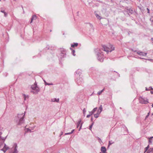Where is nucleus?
I'll list each match as a JSON object with an SVG mask.
<instances>
[{"mask_svg": "<svg viewBox=\"0 0 153 153\" xmlns=\"http://www.w3.org/2000/svg\"><path fill=\"white\" fill-rule=\"evenodd\" d=\"M146 152V151H144V153H145Z\"/></svg>", "mask_w": 153, "mask_h": 153, "instance_id": "nucleus-59", "label": "nucleus"}, {"mask_svg": "<svg viewBox=\"0 0 153 153\" xmlns=\"http://www.w3.org/2000/svg\"><path fill=\"white\" fill-rule=\"evenodd\" d=\"M7 136L4 139H1L0 138V148H1L3 145L4 142Z\"/></svg>", "mask_w": 153, "mask_h": 153, "instance_id": "nucleus-8", "label": "nucleus"}, {"mask_svg": "<svg viewBox=\"0 0 153 153\" xmlns=\"http://www.w3.org/2000/svg\"><path fill=\"white\" fill-rule=\"evenodd\" d=\"M2 134L1 131H0V138L1 139H4V137H2L1 136V135Z\"/></svg>", "mask_w": 153, "mask_h": 153, "instance_id": "nucleus-35", "label": "nucleus"}, {"mask_svg": "<svg viewBox=\"0 0 153 153\" xmlns=\"http://www.w3.org/2000/svg\"><path fill=\"white\" fill-rule=\"evenodd\" d=\"M91 121L92 122L93 121V118L92 117H91Z\"/></svg>", "mask_w": 153, "mask_h": 153, "instance_id": "nucleus-50", "label": "nucleus"}, {"mask_svg": "<svg viewBox=\"0 0 153 153\" xmlns=\"http://www.w3.org/2000/svg\"><path fill=\"white\" fill-rule=\"evenodd\" d=\"M152 105H153V103H152Z\"/></svg>", "mask_w": 153, "mask_h": 153, "instance_id": "nucleus-64", "label": "nucleus"}, {"mask_svg": "<svg viewBox=\"0 0 153 153\" xmlns=\"http://www.w3.org/2000/svg\"><path fill=\"white\" fill-rule=\"evenodd\" d=\"M147 54V53H143H143L141 55L143 56H146Z\"/></svg>", "mask_w": 153, "mask_h": 153, "instance_id": "nucleus-38", "label": "nucleus"}, {"mask_svg": "<svg viewBox=\"0 0 153 153\" xmlns=\"http://www.w3.org/2000/svg\"><path fill=\"white\" fill-rule=\"evenodd\" d=\"M146 91H150L151 90H153V88L151 86L149 87V88L146 87Z\"/></svg>", "mask_w": 153, "mask_h": 153, "instance_id": "nucleus-22", "label": "nucleus"}, {"mask_svg": "<svg viewBox=\"0 0 153 153\" xmlns=\"http://www.w3.org/2000/svg\"><path fill=\"white\" fill-rule=\"evenodd\" d=\"M150 93L151 94H153V91H151Z\"/></svg>", "mask_w": 153, "mask_h": 153, "instance_id": "nucleus-53", "label": "nucleus"}, {"mask_svg": "<svg viewBox=\"0 0 153 153\" xmlns=\"http://www.w3.org/2000/svg\"><path fill=\"white\" fill-rule=\"evenodd\" d=\"M147 13H150V10L148 8H147Z\"/></svg>", "mask_w": 153, "mask_h": 153, "instance_id": "nucleus-42", "label": "nucleus"}, {"mask_svg": "<svg viewBox=\"0 0 153 153\" xmlns=\"http://www.w3.org/2000/svg\"><path fill=\"white\" fill-rule=\"evenodd\" d=\"M31 88L32 90H35L33 91V94H37L38 92L39 91L40 89V88L37 86V84L36 82L34 83L33 85L31 86Z\"/></svg>", "mask_w": 153, "mask_h": 153, "instance_id": "nucleus-4", "label": "nucleus"}, {"mask_svg": "<svg viewBox=\"0 0 153 153\" xmlns=\"http://www.w3.org/2000/svg\"><path fill=\"white\" fill-rule=\"evenodd\" d=\"M71 134V132H69V133H65V135H69Z\"/></svg>", "mask_w": 153, "mask_h": 153, "instance_id": "nucleus-44", "label": "nucleus"}, {"mask_svg": "<svg viewBox=\"0 0 153 153\" xmlns=\"http://www.w3.org/2000/svg\"><path fill=\"white\" fill-rule=\"evenodd\" d=\"M120 109H121V107H120Z\"/></svg>", "mask_w": 153, "mask_h": 153, "instance_id": "nucleus-63", "label": "nucleus"}, {"mask_svg": "<svg viewBox=\"0 0 153 153\" xmlns=\"http://www.w3.org/2000/svg\"><path fill=\"white\" fill-rule=\"evenodd\" d=\"M23 97L24 101L26 100L27 99H28L29 98L28 95H26L25 94H23Z\"/></svg>", "mask_w": 153, "mask_h": 153, "instance_id": "nucleus-17", "label": "nucleus"}, {"mask_svg": "<svg viewBox=\"0 0 153 153\" xmlns=\"http://www.w3.org/2000/svg\"><path fill=\"white\" fill-rule=\"evenodd\" d=\"M36 18H37V16L36 15H33L32 16V17L31 18V21L30 22V23H31L32 22L33 20H36Z\"/></svg>", "mask_w": 153, "mask_h": 153, "instance_id": "nucleus-11", "label": "nucleus"}, {"mask_svg": "<svg viewBox=\"0 0 153 153\" xmlns=\"http://www.w3.org/2000/svg\"><path fill=\"white\" fill-rule=\"evenodd\" d=\"M149 112L148 113V114L146 116V117H145V119H146L147 118H148V116H149Z\"/></svg>", "mask_w": 153, "mask_h": 153, "instance_id": "nucleus-43", "label": "nucleus"}, {"mask_svg": "<svg viewBox=\"0 0 153 153\" xmlns=\"http://www.w3.org/2000/svg\"><path fill=\"white\" fill-rule=\"evenodd\" d=\"M1 12L4 13V16L7 17V13L4 11V10H2V8H1Z\"/></svg>", "mask_w": 153, "mask_h": 153, "instance_id": "nucleus-16", "label": "nucleus"}, {"mask_svg": "<svg viewBox=\"0 0 153 153\" xmlns=\"http://www.w3.org/2000/svg\"><path fill=\"white\" fill-rule=\"evenodd\" d=\"M25 111L24 113H22L21 114H18L17 117H16V121L17 123V125H20L22 124L24 121V117L25 115Z\"/></svg>", "mask_w": 153, "mask_h": 153, "instance_id": "nucleus-1", "label": "nucleus"}, {"mask_svg": "<svg viewBox=\"0 0 153 153\" xmlns=\"http://www.w3.org/2000/svg\"><path fill=\"white\" fill-rule=\"evenodd\" d=\"M43 81H44V82L45 83V85H53V84L52 83H48L46 82L45 80L44 79H43Z\"/></svg>", "mask_w": 153, "mask_h": 153, "instance_id": "nucleus-18", "label": "nucleus"}, {"mask_svg": "<svg viewBox=\"0 0 153 153\" xmlns=\"http://www.w3.org/2000/svg\"><path fill=\"white\" fill-rule=\"evenodd\" d=\"M95 51H97H97H99L97 54V59L100 62H102L103 60V52H101L100 50L98 48L96 49Z\"/></svg>", "mask_w": 153, "mask_h": 153, "instance_id": "nucleus-2", "label": "nucleus"}, {"mask_svg": "<svg viewBox=\"0 0 153 153\" xmlns=\"http://www.w3.org/2000/svg\"><path fill=\"white\" fill-rule=\"evenodd\" d=\"M94 124V122H93L91 124L90 126L89 127V130H91L92 128V126H93Z\"/></svg>", "mask_w": 153, "mask_h": 153, "instance_id": "nucleus-30", "label": "nucleus"}, {"mask_svg": "<svg viewBox=\"0 0 153 153\" xmlns=\"http://www.w3.org/2000/svg\"><path fill=\"white\" fill-rule=\"evenodd\" d=\"M70 49L72 51V53L73 55L74 56H75L76 54H75V51L73 49L71 48H70Z\"/></svg>", "mask_w": 153, "mask_h": 153, "instance_id": "nucleus-21", "label": "nucleus"}, {"mask_svg": "<svg viewBox=\"0 0 153 153\" xmlns=\"http://www.w3.org/2000/svg\"><path fill=\"white\" fill-rule=\"evenodd\" d=\"M152 106V108L153 107V106ZM152 114V115H153V113Z\"/></svg>", "mask_w": 153, "mask_h": 153, "instance_id": "nucleus-61", "label": "nucleus"}, {"mask_svg": "<svg viewBox=\"0 0 153 153\" xmlns=\"http://www.w3.org/2000/svg\"><path fill=\"white\" fill-rule=\"evenodd\" d=\"M74 130V129H73L71 131V134L73 133Z\"/></svg>", "mask_w": 153, "mask_h": 153, "instance_id": "nucleus-48", "label": "nucleus"}, {"mask_svg": "<svg viewBox=\"0 0 153 153\" xmlns=\"http://www.w3.org/2000/svg\"><path fill=\"white\" fill-rule=\"evenodd\" d=\"M61 53H60V58L65 57L66 56V51L64 49H61Z\"/></svg>", "mask_w": 153, "mask_h": 153, "instance_id": "nucleus-7", "label": "nucleus"}, {"mask_svg": "<svg viewBox=\"0 0 153 153\" xmlns=\"http://www.w3.org/2000/svg\"><path fill=\"white\" fill-rule=\"evenodd\" d=\"M150 21H151L152 23L151 24V25H153V17L152 16L150 19Z\"/></svg>", "mask_w": 153, "mask_h": 153, "instance_id": "nucleus-34", "label": "nucleus"}, {"mask_svg": "<svg viewBox=\"0 0 153 153\" xmlns=\"http://www.w3.org/2000/svg\"><path fill=\"white\" fill-rule=\"evenodd\" d=\"M112 142V140L109 141L107 148H108L110 145H111L112 144L114 143V142Z\"/></svg>", "mask_w": 153, "mask_h": 153, "instance_id": "nucleus-25", "label": "nucleus"}, {"mask_svg": "<svg viewBox=\"0 0 153 153\" xmlns=\"http://www.w3.org/2000/svg\"><path fill=\"white\" fill-rule=\"evenodd\" d=\"M125 9L126 10L124 11V12H126L129 16L130 15L132 14L134 12V10L131 7H126Z\"/></svg>", "mask_w": 153, "mask_h": 153, "instance_id": "nucleus-5", "label": "nucleus"}, {"mask_svg": "<svg viewBox=\"0 0 153 153\" xmlns=\"http://www.w3.org/2000/svg\"><path fill=\"white\" fill-rule=\"evenodd\" d=\"M97 138L98 139V140H99V141L100 142V141L102 142V140H101V139L99 138V137H97Z\"/></svg>", "mask_w": 153, "mask_h": 153, "instance_id": "nucleus-47", "label": "nucleus"}, {"mask_svg": "<svg viewBox=\"0 0 153 153\" xmlns=\"http://www.w3.org/2000/svg\"><path fill=\"white\" fill-rule=\"evenodd\" d=\"M138 1H140L141 0H137Z\"/></svg>", "mask_w": 153, "mask_h": 153, "instance_id": "nucleus-60", "label": "nucleus"}, {"mask_svg": "<svg viewBox=\"0 0 153 153\" xmlns=\"http://www.w3.org/2000/svg\"><path fill=\"white\" fill-rule=\"evenodd\" d=\"M82 124H83L82 123H81V126H80V128H79V131H80V129H81V128Z\"/></svg>", "mask_w": 153, "mask_h": 153, "instance_id": "nucleus-41", "label": "nucleus"}, {"mask_svg": "<svg viewBox=\"0 0 153 153\" xmlns=\"http://www.w3.org/2000/svg\"><path fill=\"white\" fill-rule=\"evenodd\" d=\"M45 50H49V49L51 50H52V47H51L50 46H49V45H47L46 47L45 48Z\"/></svg>", "mask_w": 153, "mask_h": 153, "instance_id": "nucleus-19", "label": "nucleus"}, {"mask_svg": "<svg viewBox=\"0 0 153 153\" xmlns=\"http://www.w3.org/2000/svg\"><path fill=\"white\" fill-rule=\"evenodd\" d=\"M82 121L81 119H80L79 120L77 123V128H78L80 124H81V122Z\"/></svg>", "mask_w": 153, "mask_h": 153, "instance_id": "nucleus-24", "label": "nucleus"}, {"mask_svg": "<svg viewBox=\"0 0 153 153\" xmlns=\"http://www.w3.org/2000/svg\"><path fill=\"white\" fill-rule=\"evenodd\" d=\"M95 16L98 19L100 20L101 19V17L98 14L96 13L95 14Z\"/></svg>", "mask_w": 153, "mask_h": 153, "instance_id": "nucleus-26", "label": "nucleus"}, {"mask_svg": "<svg viewBox=\"0 0 153 153\" xmlns=\"http://www.w3.org/2000/svg\"><path fill=\"white\" fill-rule=\"evenodd\" d=\"M59 98H54L51 99V101L54 102H59Z\"/></svg>", "mask_w": 153, "mask_h": 153, "instance_id": "nucleus-14", "label": "nucleus"}, {"mask_svg": "<svg viewBox=\"0 0 153 153\" xmlns=\"http://www.w3.org/2000/svg\"><path fill=\"white\" fill-rule=\"evenodd\" d=\"M78 45V43L76 42L73 43V44H71V47L72 48H74L75 47H77Z\"/></svg>", "mask_w": 153, "mask_h": 153, "instance_id": "nucleus-13", "label": "nucleus"}, {"mask_svg": "<svg viewBox=\"0 0 153 153\" xmlns=\"http://www.w3.org/2000/svg\"><path fill=\"white\" fill-rule=\"evenodd\" d=\"M138 7L139 8V9H140V10H142L141 7Z\"/></svg>", "mask_w": 153, "mask_h": 153, "instance_id": "nucleus-56", "label": "nucleus"}, {"mask_svg": "<svg viewBox=\"0 0 153 153\" xmlns=\"http://www.w3.org/2000/svg\"><path fill=\"white\" fill-rule=\"evenodd\" d=\"M75 73L76 74L79 75H80L81 74V71L78 69L76 71Z\"/></svg>", "mask_w": 153, "mask_h": 153, "instance_id": "nucleus-23", "label": "nucleus"}, {"mask_svg": "<svg viewBox=\"0 0 153 153\" xmlns=\"http://www.w3.org/2000/svg\"><path fill=\"white\" fill-rule=\"evenodd\" d=\"M137 58H138V59H144L143 58H142L141 57H139V56H138V57H137Z\"/></svg>", "mask_w": 153, "mask_h": 153, "instance_id": "nucleus-49", "label": "nucleus"}, {"mask_svg": "<svg viewBox=\"0 0 153 153\" xmlns=\"http://www.w3.org/2000/svg\"><path fill=\"white\" fill-rule=\"evenodd\" d=\"M86 112V111L85 110V108H84L83 110V113L84 116H85V113Z\"/></svg>", "mask_w": 153, "mask_h": 153, "instance_id": "nucleus-33", "label": "nucleus"}, {"mask_svg": "<svg viewBox=\"0 0 153 153\" xmlns=\"http://www.w3.org/2000/svg\"><path fill=\"white\" fill-rule=\"evenodd\" d=\"M27 131H30V132H31V130L30 129H28H28H27Z\"/></svg>", "mask_w": 153, "mask_h": 153, "instance_id": "nucleus-52", "label": "nucleus"}, {"mask_svg": "<svg viewBox=\"0 0 153 153\" xmlns=\"http://www.w3.org/2000/svg\"><path fill=\"white\" fill-rule=\"evenodd\" d=\"M7 74H7L6 75V76H7Z\"/></svg>", "mask_w": 153, "mask_h": 153, "instance_id": "nucleus-62", "label": "nucleus"}, {"mask_svg": "<svg viewBox=\"0 0 153 153\" xmlns=\"http://www.w3.org/2000/svg\"><path fill=\"white\" fill-rule=\"evenodd\" d=\"M101 151L102 153H105L106 149L105 146H102L101 148Z\"/></svg>", "mask_w": 153, "mask_h": 153, "instance_id": "nucleus-12", "label": "nucleus"}, {"mask_svg": "<svg viewBox=\"0 0 153 153\" xmlns=\"http://www.w3.org/2000/svg\"><path fill=\"white\" fill-rule=\"evenodd\" d=\"M104 90H105V88H104L103 89L101 90V91H99L98 92L97 94L98 95H100L101 94V93L103 92V91Z\"/></svg>", "mask_w": 153, "mask_h": 153, "instance_id": "nucleus-27", "label": "nucleus"}, {"mask_svg": "<svg viewBox=\"0 0 153 153\" xmlns=\"http://www.w3.org/2000/svg\"><path fill=\"white\" fill-rule=\"evenodd\" d=\"M151 40L152 41V42L153 43V38H151Z\"/></svg>", "mask_w": 153, "mask_h": 153, "instance_id": "nucleus-51", "label": "nucleus"}, {"mask_svg": "<svg viewBox=\"0 0 153 153\" xmlns=\"http://www.w3.org/2000/svg\"><path fill=\"white\" fill-rule=\"evenodd\" d=\"M102 110V106H100L99 107L97 111V113L96 114H98V115H99L101 111Z\"/></svg>", "mask_w": 153, "mask_h": 153, "instance_id": "nucleus-10", "label": "nucleus"}, {"mask_svg": "<svg viewBox=\"0 0 153 153\" xmlns=\"http://www.w3.org/2000/svg\"><path fill=\"white\" fill-rule=\"evenodd\" d=\"M146 60H148L149 61H151L152 62H153V59H144Z\"/></svg>", "mask_w": 153, "mask_h": 153, "instance_id": "nucleus-40", "label": "nucleus"}, {"mask_svg": "<svg viewBox=\"0 0 153 153\" xmlns=\"http://www.w3.org/2000/svg\"><path fill=\"white\" fill-rule=\"evenodd\" d=\"M76 82L77 84L79 85L83 82V79L82 78H79L77 79Z\"/></svg>", "mask_w": 153, "mask_h": 153, "instance_id": "nucleus-9", "label": "nucleus"}, {"mask_svg": "<svg viewBox=\"0 0 153 153\" xmlns=\"http://www.w3.org/2000/svg\"><path fill=\"white\" fill-rule=\"evenodd\" d=\"M139 100L140 102L142 104H146L149 103V100L147 98L141 97Z\"/></svg>", "mask_w": 153, "mask_h": 153, "instance_id": "nucleus-6", "label": "nucleus"}, {"mask_svg": "<svg viewBox=\"0 0 153 153\" xmlns=\"http://www.w3.org/2000/svg\"><path fill=\"white\" fill-rule=\"evenodd\" d=\"M97 107L95 108L92 111L94 113L97 110Z\"/></svg>", "mask_w": 153, "mask_h": 153, "instance_id": "nucleus-32", "label": "nucleus"}, {"mask_svg": "<svg viewBox=\"0 0 153 153\" xmlns=\"http://www.w3.org/2000/svg\"><path fill=\"white\" fill-rule=\"evenodd\" d=\"M132 51H133V52H136V51H134V50H133L132 49Z\"/></svg>", "mask_w": 153, "mask_h": 153, "instance_id": "nucleus-55", "label": "nucleus"}, {"mask_svg": "<svg viewBox=\"0 0 153 153\" xmlns=\"http://www.w3.org/2000/svg\"><path fill=\"white\" fill-rule=\"evenodd\" d=\"M8 149V148H7V149H4V148L2 149L1 150L2 151H3L4 152V153H5L6 152Z\"/></svg>", "mask_w": 153, "mask_h": 153, "instance_id": "nucleus-29", "label": "nucleus"}, {"mask_svg": "<svg viewBox=\"0 0 153 153\" xmlns=\"http://www.w3.org/2000/svg\"><path fill=\"white\" fill-rule=\"evenodd\" d=\"M4 149H7V148H8V149H9V147L7 146V145H6V144L5 143H4Z\"/></svg>", "mask_w": 153, "mask_h": 153, "instance_id": "nucleus-31", "label": "nucleus"}, {"mask_svg": "<svg viewBox=\"0 0 153 153\" xmlns=\"http://www.w3.org/2000/svg\"><path fill=\"white\" fill-rule=\"evenodd\" d=\"M148 151V150H147V149H145V151H146V152H147V151Z\"/></svg>", "mask_w": 153, "mask_h": 153, "instance_id": "nucleus-58", "label": "nucleus"}, {"mask_svg": "<svg viewBox=\"0 0 153 153\" xmlns=\"http://www.w3.org/2000/svg\"><path fill=\"white\" fill-rule=\"evenodd\" d=\"M109 47V48L107 47L105 45H103L102 46V50L107 52H108L109 51L111 52L114 50V47L113 46V45H110Z\"/></svg>", "mask_w": 153, "mask_h": 153, "instance_id": "nucleus-3", "label": "nucleus"}, {"mask_svg": "<svg viewBox=\"0 0 153 153\" xmlns=\"http://www.w3.org/2000/svg\"><path fill=\"white\" fill-rule=\"evenodd\" d=\"M89 114L91 116L94 114V113L92 111H89Z\"/></svg>", "mask_w": 153, "mask_h": 153, "instance_id": "nucleus-39", "label": "nucleus"}, {"mask_svg": "<svg viewBox=\"0 0 153 153\" xmlns=\"http://www.w3.org/2000/svg\"><path fill=\"white\" fill-rule=\"evenodd\" d=\"M99 115H98L97 114H94V116L95 118H97L99 117Z\"/></svg>", "mask_w": 153, "mask_h": 153, "instance_id": "nucleus-36", "label": "nucleus"}, {"mask_svg": "<svg viewBox=\"0 0 153 153\" xmlns=\"http://www.w3.org/2000/svg\"><path fill=\"white\" fill-rule=\"evenodd\" d=\"M114 72H115L116 73H117L119 77L120 76V75L118 73H117V72L116 71H114Z\"/></svg>", "mask_w": 153, "mask_h": 153, "instance_id": "nucleus-45", "label": "nucleus"}, {"mask_svg": "<svg viewBox=\"0 0 153 153\" xmlns=\"http://www.w3.org/2000/svg\"><path fill=\"white\" fill-rule=\"evenodd\" d=\"M149 144L148 145V146L145 148V149H147V150H148H148H149Z\"/></svg>", "mask_w": 153, "mask_h": 153, "instance_id": "nucleus-37", "label": "nucleus"}, {"mask_svg": "<svg viewBox=\"0 0 153 153\" xmlns=\"http://www.w3.org/2000/svg\"><path fill=\"white\" fill-rule=\"evenodd\" d=\"M137 53L140 55H141L143 53V52L140 51H138L137 52Z\"/></svg>", "mask_w": 153, "mask_h": 153, "instance_id": "nucleus-28", "label": "nucleus"}, {"mask_svg": "<svg viewBox=\"0 0 153 153\" xmlns=\"http://www.w3.org/2000/svg\"><path fill=\"white\" fill-rule=\"evenodd\" d=\"M152 152H153V149L150 152V153H151Z\"/></svg>", "mask_w": 153, "mask_h": 153, "instance_id": "nucleus-57", "label": "nucleus"}, {"mask_svg": "<svg viewBox=\"0 0 153 153\" xmlns=\"http://www.w3.org/2000/svg\"><path fill=\"white\" fill-rule=\"evenodd\" d=\"M153 138V137H151L150 138H149V144H151L152 142V139Z\"/></svg>", "mask_w": 153, "mask_h": 153, "instance_id": "nucleus-20", "label": "nucleus"}, {"mask_svg": "<svg viewBox=\"0 0 153 153\" xmlns=\"http://www.w3.org/2000/svg\"><path fill=\"white\" fill-rule=\"evenodd\" d=\"M63 132H61V134H60V136H61L63 134Z\"/></svg>", "mask_w": 153, "mask_h": 153, "instance_id": "nucleus-54", "label": "nucleus"}, {"mask_svg": "<svg viewBox=\"0 0 153 153\" xmlns=\"http://www.w3.org/2000/svg\"><path fill=\"white\" fill-rule=\"evenodd\" d=\"M15 146L14 149V151L12 153H18V151L17 149V145L16 144H15Z\"/></svg>", "mask_w": 153, "mask_h": 153, "instance_id": "nucleus-15", "label": "nucleus"}, {"mask_svg": "<svg viewBox=\"0 0 153 153\" xmlns=\"http://www.w3.org/2000/svg\"><path fill=\"white\" fill-rule=\"evenodd\" d=\"M90 116H91L89 114H88V115H87V116H86V117H87V118H89V117H90Z\"/></svg>", "mask_w": 153, "mask_h": 153, "instance_id": "nucleus-46", "label": "nucleus"}]
</instances>
